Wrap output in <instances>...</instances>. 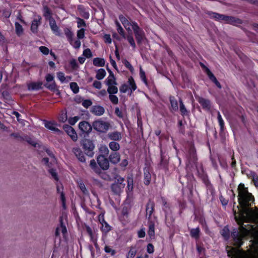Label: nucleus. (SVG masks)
<instances>
[{
	"mask_svg": "<svg viewBox=\"0 0 258 258\" xmlns=\"http://www.w3.org/2000/svg\"><path fill=\"white\" fill-rule=\"evenodd\" d=\"M136 250L134 247H131L129 252H128L126 258H134L136 254Z\"/></svg>",
	"mask_w": 258,
	"mask_h": 258,
	"instance_id": "50",
	"label": "nucleus"
},
{
	"mask_svg": "<svg viewBox=\"0 0 258 258\" xmlns=\"http://www.w3.org/2000/svg\"><path fill=\"white\" fill-rule=\"evenodd\" d=\"M41 17L40 16H37L35 17L32 22L31 30L34 33L38 32V26L41 24Z\"/></svg>",
	"mask_w": 258,
	"mask_h": 258,
	"instance_id": "12",
	"label": "nucleus"
},
{
	"mask_svg": "<svg viewBox=\"0 0 258 258\" xmlns=\"http://www.w3.org/2000/svg\"><path fill=\"white\" fill-rule=\"evenodd\" d=\"M247 234V230L245 228H243V231L242 233H240L237 230L233 231L231 236L233 239L234 244L240 247L242 244V239Z\"/></svg>",
	"mask_w": 258,
	"mask_h": 258,
	"instance_id": "5",
	"label": "nucleus"
},
{
	"mask_svg": "<svg viewBox=\"0 0 258 258\" xmlns=\"http://www.w3.org/2000/svg\"><path fill=\"white\" fill-rule=\"evenodd\" d=\"M90 166L93 171L97 174L100 173V169L98 167L94 159H92L90 162Z\"/></svg>",
	"mask_w": 258,
	"mask_h": 258,
	"instance_id": "27",
	"label": "nucleus"
},
{
	"mask_svg": "<svg viewBox=\"0 0 258 258\" xmlns=\"http://www.w3.org/2000/svg\"><path fill=\"white\" fill-rule=\"evenodd\" d=\"M92 126L96 131L104 133L109 129V123L101 119H98L93 121Z\"/></svg>",
	"mask_w": 258,
	"mask_h": 258,
	"instance_id": "4",
	"label": "nucleus"
},
{
	"mask_svg": "<svg viewBox=\"0 0 258 258\" xmlns=\"http://www.w3.org/2000/svg\"><path fill=\"white\" fill-rule=\"evenodd\" d=\"M206 73H207V74L208 76L209 77V79L212 81H213L214 80H215L216 77L214 76L213 74L210 71V70L208 68H206Z\"/></svg>",
	"mask_w": 258,
	"mask_h": 258,
	"instance_id": "61",
	"label": "nucleus"
},
{
	"mask_svg": "<svg viewBox=\"0 0 258 258\" xmlns=\"http://www.w3.org/2000/svg\"><path fill=\"white\" fill-rule=\"evenodd\" d=\"M127 189L129 191H132L134 187V181L132 177H127Z\"/></svg>",
	"mask_w": 258,
	"mask_h": 258,
	"instance_id": "44",
	"label": "nucleus"
},
{
	"mask_svg": "<svg viewBox=\"0 0 258 258\" xmlns=\"http://www.w3.org/2000/svg\"><path fill=\"white\" fill-rule=\"evenodd\" d=\"M72 152L79 161L81 162H85L86 159L85 156L83 152L79 147H74L72 149Z\"/></svg>",
	"mask_w": 258,
	"mask_h": 258,
	"instance_id": "11",
	"label": "nucleus"
},
{
	"mask_svg": "<svg viewBox=\"0 0 258 258\" xmlns=\"http://www.w3.org/2000/svg\"><path fill=\"white\" fill-rule=\"evenodd\" d=\"M104 251L108 253H110L111 255H114L115 253V251L112 249L110 246L106 245L104 247Z\"/></svg>",
	"mask_w": 258,
	"mask_h": 258,
	"instance_id": "53",
	"label": "nucleus"
},
{
	"mask_svg": "<svg viewBox=\"0 0 258 258\" xmlns=\"http://www.w3.org/2000/svg\"><path fill=\"white\" fill-rule=\"evenodd\" d=\"M16 32L19 36L22 34L23 32V29L22 26L18 22L15 23Z\"/></svg>",
	"mask_w": 258,
	"mask_h": 258,
	"instance_id": "40",
	"label": "nucleus"
},
{
	"mask_svg": "<svg viewBox=\"0 0 258 258\" xmlns=\"http://www.w3.org/2000/svg\"><path fill=\"white\" fill-rule=\"evenodd\" d=\"M44 16L46 18H48L49 20L50 19H52L51 17L50 12L47 7H45L44 8Z\"/></svg>",
	"mask_w": 258,
	"mask_h": 258,
	"instance_id": "58",
	"label": "nucleus"
},
{
	"mask_svg": "<svg viewBox=\"0 0 258 258\" xmlns=\"http://www.w3.org/2000/svg\"><path fill=\"white\" fill-rule=\"evenodd\" d=\"M70 88L74 93H77L79 91V87L75 82L70 83Z\"/></svg>",
	"mask_w": 258,
	"mask_h": 258,
	"instance_id": "48",
	"label": "nucleus"
},
{
	"mask_svg": "<svg viewBox=\"0 0 258 258\" xmlns=\"http://www.w3.org/2000/svg\"><path fill=\"white\" fill-rule=\"evenodd\" d=\"M92 125H91L88 122L83 121L79 123V128L83 133L86 134H89L92 130Z\"/></svg>",
	"mask_w": 258,
	"mask_h": 258,
	"instance_id": "8",
	"label": "nucleus"
},
{
	"mask_svg": "<svg viewBox=\"0 0 258 258\" xmlns=\"http://www.w3.org/2000/svg\"><path fill=\"white\" fill-rule=\"evenodd\" d=\"M125 184L119 185L118 183H113L111 185V189L112 191L115 194H119L121 192L122 190L124 188Z\"/></svg>",
	"mask_w": 258,
	"mask_h": 258,
	"instance_id": "21",
	"label": "nucleus"
},
{
	"mask_svg": "<svg viewBox=\"0 0 258 258\" xmlns=\"http://www.w3.org/2000/svg\"><path fill=\"white\" fill-rule=\"evenodd\" d=\"M128 82L129 84L128 89L131 90V92L132 93L133 91H134L135 90H136L137 86L132 77H130L128 79Z\"/></svg>",
	"mask_w": 258,
	"mask_h": 258,
	"instance_id": "34",
	"label": "nucleus"
},
{
	"mask_svg": "<svg viewBox=\"0 0 258 258\" xmlns=\"http://www.w3.org/2000/svg\"><path fill=\"white\" fill-rule=\"evenodd\" d=\"M200 232V228L198 227L191 229L190 231V236L195 239H198L199 238Z\"/></svg>",
	"mask_w": 258,
	"mask_h": 258,
	"instance_id": "31",
	"label": "nucleus"
},
{
	"mask_svg": "<svg viewBox=\"0 0 258 258\" xmlns=\"http://www.w3.org/2000/svg\"><path fill=\"white\" fill-rule=\"evenodd\" d=\"M126 39L127 40L129 43L133 47L134 49H135L136 47L134 38L132 35H128L126 36Z\"/></svg>",
	"mask_w": 258,
	"mask_h": 258,
	"instance_id": "46",
	"label": "nucleus"
},
{
	"mask_svg": "<svg viewBox=\"0 0 258 258\" xmlns=\"http://www.w3.org/2000/svg\"><path fill=\"white\" fill-rule=\"evenodd\" d=\"M119 19L125 29L127 31H131V27H132L133 22H130L128 20L122 15L119 16Z\"/></svg>",
	"mask_w": 258,
	"mask_h": 258,
	"instance_id": "17",
	"label": "nucleus"
},
{
	"mask_svg": "<svg viewBox=\"0 0 258 258\" xmlns=\"http://www.w3.org/2000/svg\"><path fill=\"white\" fill-rule=\"evenodd\" d=\"M99 152L101 153L100 155L107 156L109 154V150L106 145H101L99 148Z\"/></svg>",
	"mask_w": 258,
	"mask_h": 258,
	"instance_id": "36",
	"label": "nucleus"
},
{
	"mask_svg": "<svg viewBox=\"0 0 258 258\" xmlns=\"http://www.w3.org/2000/svg\"><path fill=\"white\" fill-rule=\"evenodd\" d=\"M49 25L51 30L53 32L58 36H60V34L58 27L57 26L55 21L54 19H50L49 20Z\"/></svg>",
	"mask_w": 258,
	"mask_h": 258,
	"instance_id": "16",
	"label": "nucleus"
},
{
	"mask_svg": "<svg viewBox=\"0 0 258 258\" xmlns=\"http://www.w3.org/2000/svg\"><path fill=\"white\" fill-rule=\"evenodd\" d=\"M101 230L105 233L109 232L111 229L110 226L106 222L104 223L103 224H101Z\"/></svg>",
	"mask_w": 258,
	"mask_h": 258,
	"instance_id": "45",
	"label": "nucleus"
},
{
	"mask_svg": "<svg viewBox=\"0 0 258 258\" xmlns=\"http://www.w3.org/2000/svg\"><path fill=\"white\" fill-rule=\"evenodd\" d=\"M208 14L211 18L215 19L216 20L224 21L227 23L233 25L241 23V21L239 19H236L233 17L227 16L214 12H209Z\"/></svg>",
	"mask_w": 258,
	"mask_h": 258,
	"instance_id": "2",
	"label": "nucleus"
},
{
	"mask_svg": "<svg viewBox=\"0 0 258 258\" xmlns=\"http://www.w3.org/2000/svg\"><path fill=\"white\" fill-rule=\"evenodd\" d=\"M110 149L114 151H118L120 148L119 144L115 142H111L109 144Z\"/></svg>",
	"mask_w": 258,
	"mask_h": 258,
	"instance_id": "37",
	"label": "nucleus"
},
{
	"mask_svg": "<svg viewBox=\"0 0 258 258\" xmlns=\"http://www.w3.org/2000/svg\"><path fill=\"white\" fill-rule=\"evenodd\" d=\"M148 233L150 237L154 236L155 235V224L151 221L149 223V230Z\"/></svg>",
	"mask_w": 258,
	"mask_h": 258,
	"instance_id": "29",
	"label": "nucleus"
},
{
	"mask_svg": "<svg viewBox=\"0 0 258 258\" xmlns=\"http://www.w3.org/2000/svg\"><path fill=\"white\" fill-rule=\"evenodd\" d=\"M78 186H79L80 189H81V190L82 191V192L84 195L88 194V191L87 189H86L85 184H84V183L82 181H80L78 182Z\"/></svg>",
	"mask_w": 258,
	"mask_h": 258,
	"instance_id": "42",
	"label": "nucleus"
},
{
	"mask_svg": "<svg viewBox=\"0 0 258 258\" xmlns=\"http://www.w3.org/2000/svg\"><path fill=\"white\" fill-rule=\"evenodd\" d=\"M171 109L172 111H177L178 110V104L177 100L173 97H170Z\"/></svg>",
	"mask_w": 258,
	"mask_h": 258,
	"instance_id": "25",
	"label": "nucleus"
},
{
	"mask_svg": "<svg viewBox=\"0 0 258 258\" xmlns=\"http://www.w3.org/2000/svg\"><path fill=\"white\" fill-rule=\"evenodd\" d=\"M217 119L220 126V130L222 131L224 130V122L219 111L217 113Z\"/></svg>",
	"mask_w": 258,
	"mask_h": 258,
	"instance_id": "39",
	"label": "nucleus"
},
{
	"mask_svg": "<svg viewBox=\"0 0 258 258\" xmlns=\"http://www.w3.org/2000/svg\"><path fill=\"white\" fill-rule=\"evenodd\" d=\"M64 32L65 35H66L70 43H72V39H73V33L70 30V29L66 28L64 29Z\"/></svg>",
	"mask_w": 258,
	"mask_h": 258,
	"instance_id": "38",
	"label": "nucleus"
},
{
	"mask_svg": "<svg viewBox=\"0 0 258 258\" xmlns=\"http://www.w3.org/2000/svg\"><path fill=\"white\" fill-rule=\"evenodd\" d=\"M221 234L225 239H227L229 236V230L228 228L226 227H224L221 231Z\"/></svg>",
	"mask_w": 258,
	"mask_h": 258,
	"instance_id": "43",
	"label": "nucleus"
},
{
	"mask_svg": "<svg viewBox=\"0 0 258 258\" xmlns=\"http://www.w3.org/2000/svg\"><path fill=\"white\" fill-rule=\"evenodd\" d=\"M57 77L62 83L71 80V78L66 77L64 73L61 72L57 73Z\"/></svg>",
	"mask_w": 258,
	"mask_h": 258,
	"instance_id": "28",
	"label": "nucleus"
},
{
	"mask_svg": "<svg viewBox=\"0 0 258 258\" xmlns=\"http://www.w3.org/2000/svg\"><path fill=\"white\" fill-rule=\"evenodd\" d=\"M63 129L67 134L71 137L74 141H76L78 139V136L75 130L69 125H64Z\"/></svg>",
	"mask_w": 258,
	"mask_h": 258,
	"instance_id": "10",
	"label": "nucleus"
},
{
	"mask_svg": "<svg viewBox=\"0 0 258 258\" xmlns=\"http://www.w3.org/2000/svg\"><path fill=\"white\" fill-rule=\"evenodd\" d=\"M85 36V30L82 28L77 31V37L78 39H82Z\"/></svg>",
	"mask_w": 258,
	"mask_h": 258,
	"instance_id": "55",
	"label": "nucleus"
},
{
	"mask_svg": "<svg viewBox=\"0 0 258 258\" xmlns=\"http://www.w3.org/2000/svg\"><path fill=\"white\" fill-rule=\"evenodd\" d=\"M128 90V86L125 84L122 85L119 88L120 91L122 93H126Z\"/></svg>",
	"mask_w": 258,
	"mask_h": 258,
	"instance_id": "63",
	"label": "nucleus"
},
{
	"mask_svg": "<svg viewBox=\"0 0 258 258\" xmlns=\"http://www.w3.org/2000/svg\"><path fill=\"white\" fill-rule=\"evenodd\" d=\"M49 173L51 175L52 177L55 180H58V178L57 176V173L56 172L55 170L53 169H50L49 170Z\"/></svg>",
	"mask_w": 258,
	"mask_h": 258,
	"instance_id": "59",
	"label": "nucleus"
},
{
	"mask_svg": "<svg viewBox=\"0 0 258 258\" xmlns=\"http://www.w3.org/2000/svg\"><path fill=\"white\" fill-rule=\"evenodd\" d=\"M132 29L134 31L138 43L141 44L145 38L144 32L139 27L138 24L135 22H132Z\"/></svg>",
	"mask_w": 258,
	"mask_h": 258,
	"instance_id": "6",
	"label": "nucleus"
},
{
	"mask_svg": "<svg viewBox=\"0 0 258 258\" xmlns=\"http://www.w3.org/2000/svg\"><path fill=\"white\" fill-rule=\"evenodd\" d=\"M39 50L42 53L46 55L48 54L49 51V49L47 47L43 46H40L39 47Z\"/></svg>",
	"mask_w": 258,
	"mask_h": 258,
	"instance_id": "64",
	"label": "nucleus"
},
{
	"mask_svg": "<svg viewBox=\"0 0 258 258\" xmlns=\"http://www.w3.org/2000/svg\"><path fill=\"white\" fill-rule=\"evenodd\" d=\"M238 202L241 207V219L242 222L255 223L258 220V212L249 208L253 202V197L249 193L243 184L240 183L238 188Z\"/></svg>",
	"mask_w": 258,
	"mask_h": 258,
	"instance_id": "1",
	"label": "nucleus"
},
{
	"mask_svg": "<svg viewBox=\"0 0 258 258\" xmlns=\"http://www.w3.org/2000/svg\"><path fill=\"white\" fill-rule=\"evenodd\" d=\"M57 191L58 193H59L60 194V197L62 201L64 200V194H63V192L62 191L63 188L62 186L59 185L58 184L57 185Z\"/></svg>",
	"mask_w": 258,
	"mask_h": 258,
	"instance_id": "52",
	"label": "nucleus"
},
{
	"mask_svg": "<svg viewBox=\"0 0 258 258\" xmlns=\"http://www.w3.org/2000/svg\"><path fill=\"white\" fill-rule=\"evenodd\" d=\"M154 209V203L153 201H149L146 205V216L150 219Z\"/></svg>",
	"mask_w": 258,
	"mask_h": 258,
	"instance_id": "15",
	"label": "nucleus"
},
{
	"mask_svg": "<svg viewBox=\"0 0 258 258\" xmlns=\"http://www.w3.org/2000/svg\"><path fill=\"white\" fill-rule=\"evenodd\" d=\"M97 161L98 165L102 169L106 170L109 168V161L104 156L99 155L97 158Z\"/></svg>",
	"mask_w": 258,
	"mask_h": 258,
	"instance_id": "7",
	"label": "nucleus"
},
{
	"mask_svg": "<svg viewBox=\"0 0 258 258\" xmlns=\"http://www.w3.org/2000/svg\"><path fill=\"white\" fill-rule=\"evenodd\" d=\"M78 10L81 16L84 18L88 19L89 18V13L85 11V8L82 6H79Z\"/></svg>",
	"mask_w": 258,
	"mask_h": 258,
	"instance_id": "24",
	"label": "nucleus"
},
{
	"mask_svg": "<svg viewBox=\"0 0 258 258\" xmlns=\"http://www.w3.org/2000/svg\"><path fill=\"white\" fill-rule=\"evenodd\" d=\"M189 159L192 162H195L197 160L196 150L194 148H191L189 151Z\"/></svg>",
	"mask_w": 258,
	"mask_h": 258,
	"instance_id": "35",
	"label": "nucleus"
},
{
	"mask_svg": "<svg viewBox=\"0 0 258 258\" xmlns=\"http://www.w3.org/2000/svg\"><path fill=\"white\" fill-rule=\"evenodd\" d=\"M179 105L180 111L181 112V115L182 116L187 115L188 114V112L186 109L181 99L179 100Z\"/></svg>",
	"mask_w": 258,
	"mask_h": 258,
	"instance_id": "30",
	"label": "nucleus"
},
{
	"mask_svg": "<svg viewBox=\"0 0 258 258\" xmlns=\"http://www.w3.org/2000/svg\"><path fill=\"white\" fill-rule=\"evenodd\" d=\"M106 85L107 86H110L112 85H117V83L116 82L115 78L113 74V73L109 71V75L108 78L106 79L105 81Z\"/></svg>",
	"mask_w": 258,
	"mask_h": 258,
	"instance_id": "22",
	"label": "nucleus"
},
{
	"mask_svg": "<svg viewBox=\"0 0 258 258\" xmlns=\"http://www.w3.org/2000/svg\"><path fill=\"white\" fill-rule=\"evenodd\" d=\"M81 145L87 155L89 157H92L93 156V150L95 149V145L92 140L88 139H84L81 141Z\"/></svg>",
	"mask_w": 258,
	"mask_h": 258,
	"instance_id": "3",
	"label": "nucleus"
},
{
	"mask_svg": "<svg viewBox=\"0 0 258 258\" xmlns=\"http://www.w3.org/2000/svg\"><path fill=\"white\" fill-rule=\"evenodd\" d=\"M206 73H207V74L208 76L209 77V79L212 81H213L214 80H215L216 77L214 76L213 74L210 71V70L208 68H206Z\"/></svg>",
	"mask_w": 258,
	"mask_h": 258,
	"instance_id": "62",
	"label": "nucleus"
},
{
	"mask_svg": "<svg viewBox=\"0 0 258 258\" xmlns=\"http://www.w3.org/2000/svg\"><path fill=\"white\" fill-rule=\"evenodd\" d=\"M105 60L103 58L96 57L93 60V63L96 67H103L105 65Z\"/></svg>",
	"mask_w": 258,
	"mask_h": 258,
	"instance_id": "26",
	"label": "nucleus"
},
{
	"mask_svg": "<svg viewBox=\"0 0 258 258\" xmlns=\"http://www.w3.org/2000/svg\"><path fill=\"white\" fill-rule=\"evenodd\" d=\"M82 104L85 108H88L92 104V102L90 100L86 99L83 101Z\"/></svg>",
	"mask_w": 258,
	"mask_h": 258,
	"instance_id": "54",
	"label": "nucleus"
},
{
	"mask_svg": "<svg viewBox=\"0 0 258 258\" xmlns=\"http://www.w3.org/2000/svg\"><path fill=\"white\" fill-rule=\"evenodd\" d=\"M83 55L87 58H90L92 56V53L89 48H87L84 50Z\"/></svg>",
	"mask_w": 258,
	"mask_h": 258,
	"instance_id": "57",
	"label": "nucleus"
},
{
	"mask_svg": "<svg viewBox=\"0 0 258 258\" xmlns=\"http://www.w3.org/2000/svg\"><path fill=\"white\" fill-rule=\"evenodd\" d=\"M109 99L110 101L114 104H117L118 103V98L114 94H109Z\"/></svg>",
	"mask_w": 258,
	"mask_h": 258,
	"instance_id": "49",
	"label": "nucleus"
},
{
	"mask_svg": "<svg viewBox=\"0 0 258 258\" xmlns=\"http://www.w3.org/2000/svg\"><path fill=\"white\" fill-rule=\"evenodd\" d=\"M91 112L96 116H101L105 112V109L100 105L93 106L90 110Z\"/></svg>",
	"mask_w": 258,
	"mask_h": 258,
	"instance_id": "13",
	"label": "nucleus"
},
{
	"mask_svg": "<svg viewBox=\"0 0 258 258\" xmlns=\"http://www.w3.org/2000/svg\"><path fill=\"white\" fill-rule=\"evenodd\" d=\"M106 75V72L103 69H100L97 71L96 78L98 80L103 79Z\"/></svg>",
	"mask_w": 258,
	"mask_h": 258,
	"instance_id": "32",
	"label": "nucleus"
},
{
	"mask_svg": "<svg viewBox=\"0 0 258 258\" xmlns=\"http://www.w3.org/2000/svg\"><path fill=\"white\" fill-rule=\"evenodd\" d=\"M75 48L78 49L81 46V41L79 40H75L74 42L73 40L72 41V43H70Z\"/></svg>",
	"mask_w": 258,
	"mask_h": 258,
	"instance_id": "60",
	"label": "nucleus"
},
{
	"mask_svg": "<svg viewBox=\"0 0 258 258\" xmlns=\"http://www.w3.org/2000/svg\"><path fill=\"white\" fill-rule=\"evenodd\" d=\"M114 179H115V182H114L115 183H118L119 185H120V184H125H125L124 183V179L123 178L121 177L120 175H116L114 176Z\"/></svg>",
	"mask_w": 258,
	"mask_h": 258,
	"instance_id": "41",
	"label": "nucleus"
},
{
	"mask_svg": "<svg viewBox=\"0 0 258 258\" xmlns=\"http://www.w3.org/2000/svg\"><path fill=\"white\" fill-rule=\"evenodd\" d=\"M140 76L142 80L144 82V83L147 85V80L146 77V75L145 72L143 70V69L140 68Z\"/></svg>",
	"mask_w": 258,
	"mask_h": 258,
	"instance_id": "51",
	"label": "nucleus"
},
{
	"mask_svg": "<svg viewBox=\"0 0 258 258\" xmlns=\"http://www.w3.org/2000/svg\"><path fill=\"white\" fill-rule=\"evenodd\" d=\"M44 126L47 129L54 132V133H57L58 134L61 133L60 130H59L57 126H58V124L52 121H48L46 120H44Z\"/></svg>",
	"mask_w": 258,
	"mask_h": 258,
	"instance_id": "9",
	"label": "nucleus"
},
{
	"mask_svg": "<svg viewBox=\"0 0 258 258\" xmlns=\"http://www.w3.org/2000/svg\"><path fill=\"white\" fill-rule=\"evenodd\" d=\"M197 99L198 100L199 103L201 105L203 109L207 110H209L210 109L211 102L209 100L201 97H198Z\"/></svg>",
	"mask_w": 258,
	"mask_h": 258,
	"instance_id": "14",
	"label": "nucleus"
},
{
	"mask_svg": "<svg viewBox=\"0 0 258 258\" xmlns=\"http://www.w3.org/2000/svg\"><path fill=\"white\" fill-rule=\"evenodd\" d=\"M116 85H112L107 86V91L109 94H115L118 92V88L115 86Z\"/></svg>",
	"mask_w": 258,
	"mask_h": 258,
	"instance_id": "33",
	"label": "nucleus"
},
{
	"mask_svg": "<svg viewBox=\"0 0 258 258\" xmlns=\"http://www.w3.org/2000/svg\"><path fill=\"white\" fill-rule=\"evenodd\" d=\"M144 183L146 185H149L150 183L151 175L149 172L148 168H145L144 170Z\"/></svg>",
	"mask_w": 258,
	"mask_h": 258,
	"instance_id": "23",
	"label": "nucleus"
},
{
	"mask_svg": "<svg viewBox=\"0 0 258 258\" xmlns=\"http://www.w3.org/2000/svg\"><path fill=\"white\" fill-rule=\"evenodd\" d=\"M109 159L111 163L114 164H116L120 161V155L117 152L112 153L109 157Z\"/></svg>",
	"mask_w": 258,
	"mask_h": 258,
	"instance_id": "19",
	"label": "nucleus"
},
{
	"mask_svg": "<svg viewBox=\"0 0 258 258\" xmlns=\"http://www.w3.org/2000/svg\"><path fill=\"white\" fill-rule=\"evenodd\" d=\"M42 85L40 82H31L27 84L28 89L30 91L37 90L42 88Z\"/></svg>",
	"mask_w": 258,
	"mask_h": 258,
	"instance_id": "18",
	"label": "nucleus"
},
{
	"mask_svg": "<svg viewBox=\"0 0 258 258\" xmlns=\"http://www.w3.org/2000/svg\"><path fill=\"white\" fill-rule=\"evenodd\" d=\"M45 86L50 90H54L56 88V85L54 81L46 84Z\"/></svg>",
	"mask_w": 258,
	"mask_h": 258,
	"instance_id": "47",
	"label": "nucleus"
},
{
	"mask_svg": "<svg viewBox=\"0 0 258 258\" xmlns=\"http://www.w3.org/2000/svg\"><path fill=\"white\" fill-rule=\"evenodd\" d=\"M108 137L113 141H120L122 138L121 133L117 131L109 133Z\"/></svg>",
	"mask_w": 258,
	"mask_h": 258,
	"instance_id": "20",
	"label": "nucleus"
},
{
	"mask_svg": "<svg viewBox=\"0 0 258 258\" xmlns=\"http://www.w3.org/2000/svg\"><path fill=\"white\" fill-rule=\"evenodd\" d=\"M77 25H78V28H81L82 27H86V23L83 19H82L80 18H77Z\"/></svg>",
	"mask_w": 258,
	"mask_h": 258,
	"instance_id": "56",
	"label": "nucleus"
}]
</instances>
